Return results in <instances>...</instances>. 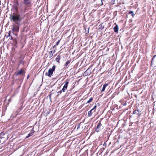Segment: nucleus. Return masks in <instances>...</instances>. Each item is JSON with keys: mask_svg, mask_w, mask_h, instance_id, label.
<instances>
[{"mask_svg": "<svg viewBox=\"0 0 156 156\" xmlns=\"http://www.w3.org/2000/svg\"><path fill=\"white\" fill-rule=\"evenodd\" d=\"M9 19L11 21H12L15 23L12 25V30L13 32H18L19 26L21 24V22L23 18L19 14L12 13L10 14Z\"/></svg>", "mask_w": 156, "mask_h": 156, "instance_id": "obj_1", "label": "nucleus"}, {"mask_svg": "<svg viewBox=\"0 0 156 156\" xmlns=\"http://www.w3.org/2000/svg\"><path fill=\"white\" fill-rule=\"evenodd\" d=\"M14 81L15 83H16L18 85H19L18 87V88H19L20 87V85L23 82V77L20 78L19 77H16V76H14Z\"/></svg>", "mask_w": 156, "mask_h": 156, "instance_id": "obj_2", "label": "nucleus"}, {"mask_svg": "<svg viewBox=\"0 0 156 156\" xmlns=\"http://www.w3.org/2000/svg\"><path fill=\"white\" fill-rule=\"evenodd\" d=\"M56 66L55 65L53 66L51 68H50L48 72L45 73V75L48 77H50L53 75V72L55 71Z\"/></svg>", "mask_w": 156, "mask_h": 156, "instance_id": "obj_3", "label": "nucleus"}, {"mask_svg": "<svg viewBox=\"0 0 156 156\" xmlns=\"http://www.w3.org/2000/svg\"><path fill=\"white\" fill-rule=\"evenodd\" d=\"M25 72L22 69H21L20 70L16 71L14 74L13 76L17 77L19 75H21L23 77H24L25 75Z\"/></svg>", "mask_w": 156, "mask_h": 156, "instance_id": "obj_4", "label": "nucleus"}, {"mask_svg": "<svg viewBox=\"0 0 156 156\" xmlns=\"http://www.w3.org/2000/svg\"><path fill=\"white\" fill-rule=\"evenodd\" d=\"M151 66L152 67H156V55L153 57L151 62Z\"/></svg>", "mask_w": 156, "mask_h": 156, "instance_id": "obj_5", "label": "nucleus"}, {"mask_svg": "<svg viewBox=\"0 0 156 156\" xmlns=\"http://www.w3.org/2000/svg\"><path fill=\"white\" fill-rule=\"evenodd\" d=\"M102 125L101 124L100 122V121L98 123L97 127L95 129V131L98 132L101 130V129H102Z\"/></svg>", "mask_w": 156, "mask_h": 156, "instance_id": "obj_6", "label": "nucleus"}, {"mask_svg": "<svg viewBox=\"0 0 156 156\" xmlns=\"http://www.w3.org/2000/svg\"><path fill=\"white\" fill-rule=\"evenodd\" d=\"M69 83V82L68 80H67L66 81L65 83L63 86V88L62 89V91L63 92H65L66 90Z\"/></svg>", "mask_w": 156, "mask_h": 156, "instance_id": "obj_7", "label": "nucleus"}, {"mask_svg": "<svg viewBox=\"0 0 156 156\" xmlns=\"http://www.w3.org/2000/svg\"><path fill=\"white\" fill-rule=\"evenodd\" d=\"M31 0H24L23 2V3L27 6L31 4Z\"/></svg>", "mask_w": 156, "mask_h": 156, "instance_id": "obj_8", "label": "nucleus"}, {"mask_svg": "<svg viewBox=\"0 0 156 156\" xmlns=\"http://www.w3.org/2000/svg\"><path fill=\"white\" fill-rule=\"evenodd\" d=\"M89 68H88L83 73V76H86L88 75H89L90 73V71H89Z\"/></svg>", "mask_w": 156, "mask_h": 156, "instance_id": "obj_9", "label": "nucleus"}, {"mask_svg": "<svg viewBox=\"0 0 156 156\" xmlns=\"http://www.w3.org/2000/svg\"><path fill=\"white\" fill-rule=\"evenodd\" d=\"M114 24L115 25V26L113 28L114 31L116 33H118L119 30L118 26L117 24H116V23H115Z\"/></svg>", "mask_w": 156, "mask_h": 156, "instance_id": "obj_10", "label": "nucleus"}, {"mask_svg": "<svg viewBox=\"0 0 156 156\" xmlns=\"http://www.w3.org/2000/svg\"><path fill=\"white\" fill-rule=\"evenodd\" d=\"M34 132V131L33 130V128L32 130H31L30 131V133L28 135H27L26 137V138H28L30 136H32L33 135Z\"/></svg>", "mask_w": 156, "mask_h": 156, "instance_id": "obj_11", "label": "nucleus"}, {"mask_svg": "<svg viewBox=\"0 0 156 156\" xmlns=\"http://www.w3.org/2000/svg\"><path fill=\"white\" fill-rule=\"evenodd\" d=\"M18 5V3L17 2L16 4V5L15 6L13 7V8L15 10L16 13H18L19 14L18 12V7L17 6V5Z\"/></svg>", "mask_w": 156, "mask_h": 156, "instance_id": "obj_12", "label": "nucleus"}, {"mask_svg": "<svg viewBox=\"0 0 156 156\" xmlns=\"http://www.w3.org/2000/svg\"><path fill=\"white\" fill-rule=\"evenodd\" d=\"M108 83H105V84H104L101 90V92H103L104 91L106 87L108 86Z\"/></svg>", "mask_w": 156, "mask_h": 156, "instance_id": "obj_13", "label": "nucleus"}, {"mask_svg": "<svg viewBox=\"0 0 156 156\" xmlns=\"http://www.w3.org/2000/svg\"><path fill=\"white\" fill-rule=\"evenodd\" d=\"M94 111V110L91 109L90 111H89L88 112V116L90 117L92 115L93 112Z\"/></svg>", "mask_w": 156, "mask_h": 156, "instance_id": "obj_14", "label": "nucleus"}, {"mask_svg": "<svg viewBox=\"0 0 156 156\" xmlns=\"http://www.w3.org/2000/svg\"><path fill=\"white\" fill-rule=\"evenodd\" d=\"M60 59V56L59 55H58L57 57L55 60L57 62H58V63H60L59 60Z\"/></svg>", "mask_w": 156, "mask_h": 156, "instance_id": "obj_15", "label": "nucleus"}, {"mask_svg": "<svg viewBox=\"0 0 156 156\" xmlns=\"http://www.w3.org/2000/svg\"><path fill=\"white\" fill-rule=\"evenodd\" d=\"M139 113L138 110L136 109L133 112V114L138 115Z\"/></svg>", "mask_w": 156, "mask_h": 156, "instance_id": "obj_16", "label": "nucleus"}, {"mask_svg": "<svg viewBox=\"0 0 156 156\" xmlns=\"http://www.w3.org/2000/svg\"><path fill=\"white\" fill-rule=\"evenodd\" d=\"M93 97H91V98H90L89 99V100L87 101V102L86 104L90 103V102H91L93 100Z\"/></svg>", "mask_w": 156, "mask_h": 156, "instance_id": "obj_17", "label": "nucleus"}, {"mask_svg": "<svg viewBox=\"0 0 156 156\" xmlns=\"http://www.w3.org/2000/svg\"><path fill=\"white\" fill-rule=\"evenodd\" d=\"M70 62H71L70 60H69V61H67L64 65L65 66H68V64H69Z\"/></svg>", "mask_w": 156, "mask_h": 156, "instance_id": "obj_18", "label": "nucleus"}, {"mask_svg": "<svg viewBox=\"0 0 156 156\" xmlns=\"http://www.w3.org/2000/svg\"><path fill=\"white\" fill-rule=\"evenodd\" d=\"M129 14H131V16H133V17H134V14L133 13V12L132 11H130L129 12Z\"/></svg>", "mask_w": 156, "mask_h": 156, "instance_id": "obj_19", "label": "nucleus"}, {"mask_svg": "<svg viewBox=\"0 0 156 156\" xmlns=\"http://www.w3.org/2000/svg\"><path fill=\"white\" fill-rule=\"evenodd\" d=\"M49 56L50 57H51L53 56V53L52 51H51L49 52Z\"/></svg>", "mask_w": 156, "mask_h": 156, "instance_id": "obj_20", "label": "nucleus"}, {"mask_svg": "<svg viewBox=\"0 0 156 156\" xmlns=\"http://www.w3.org/2000/svg\"><path fill=\"white\" fill-rule=\"evenodd\" d=\"M4 135V133L2 132L0 133V138L2 139V136ZM4 137H3V138Z\"/></svg>", "mask_w": 156, "mask_h": 156, "instance_id": "obj_21", "label": "nucleus"}, {"mask_svg": "<svg viewBox=\"0 0 156 156\" xmlns=\"http://www.w3.org/2000/svg\"><path fill=\"white\" fill-rule=\"evenodd\" d=\"M97 105H95L94 106V108L92 109V110H94V111L93 112H95V109H96V108L97 107Z\"/></svg>", "mask_w": 156, "mask_h": 156, "instance_id": "obj_22", "label": "nucleus"}, {"mask_svg": "<svg viewBox=\"0 0 156 156\" xmlns=\"http://www.w3.org/2000/svg\"><path fill=\"white\" fill-rule=\"evenodd\" d=\"M14 43L15 44H16L17 42V40L16 39H14Z\"/></svg>", "mask_w": 156, "mask_h": 156, "instance_id": "obj_23", "label": "nucleus"}, {"mask_svg": "<svg viewBox=\"0 0 156 156\" xmlns=\"http://www.w3.org/2000/svg\"><path fill=\"white\" fill-rule=\"evenodd\" d=\"M10 34H11V31H9V33H8V35H7V38H8L9 37H10V36H11V35H10Z\"/></svg>", "mask_w": 156, "mask_h": 156, "instance_id": "obj_24", "label": "nucleus"}, {"mask_svg": "<svg viewBox=\"0 0 156 156\" xmlns=\"http://www.w3.org/2000/svg\"><path fill=\"white\" fill-rule=\"evenodd\" d=\"M89 28H88L87 30H85V32L86 33V34H87L89 33Z\"/></svg>", "mask_w": 156, "mask_h": 156, "instance_id": "obj_25", "label": "nucleus"}, {"mask_svg": "<svg viewBox=\"0 0 156 156\" xmlns=\"http://www.w3.org/2000/svg\"><path fill=\"white\" fill-rule=\"evenodd\" d=\"M116 0H111V3L112 4H114L115 3V1Z\"/></svg>", "mask_w": 156, "mask_h": 156, "instance_id": "obj_26", "label": "nucleus"}, {"mask_svg": "<svg viewBox=\"0 0 156 156\" xmlns=\"http://www.w3.org/2000/svg\"><path fill=\"white\" fill-rule=\"evenodd\" d=\"M51 94H49L48 96V97L49 98V99H50V100L51 101Z\"/></svg>", "mask_w": 156, "mask_h": 156, "instance_id": "obj_27", "label": "nucleus"}, {"mask_svg": "<svg viewBox=\"0 0 156 156\" xmlns=\"http://www.w3.org/2000/svg\"><path fill=\"white\" fill-rule=\"evenodd\" d=\"M62 90H60V91H58V93H59L60 94H61V93H62Z\"/></svg>", "mask_w": 156, "mask_h": 156, "instance_id": "obj_28", "label": "nucleus"}, {"mask_svg": "<svg viewBox=\"0 0 156 156\" xmlns=\"http://www.w3.org/2000/svg\"><path fill=\"white\" fill-rule=\"evenodd\" d=\"M60 41V40H59L58 41V42H57L56 44H55V45H57L59 43V42Z\"/></svg>", "mask_w": 156, "mask_h": 156, "instance_id": "obj_29", "label": "nucleus"}, {"mask_svg": "<svg viewBox=\"0 0 156 156\" xmlns=\"http://www.w3.org/2000/svg\"><path fill=\"white\" fill-rule=\"evenodd\" d=\"M80 124H78L77 125V129L79 128H80Z\"/></svg>", "mask_w": 156, "mask_h": 156, "instance_id": "obj_30", "label": "nucleus"}, {"mask_svg": "<svg viewBox=\"0 0 156 156\" xmlns=\"http://www.w3.org/2000/svg\"><path fill=\"white\" fill-rule=\"evenodd\" d=\"M122 105H123V106H125L126 105V102H125L124 103L122 104Z\"/></svg>", "mask_w": 156, "mask_h": 156, "instance_id": "obj_31", "label": "nucleus"}, {"mask_svg": "<svg viewBox=\"0 0 156 156\" xmlns=\"http://www.w3.org/2000/svg\"><path fill=\"white\" fill-rule=\"evenodd\" d=\"M10 39L11 40H14L13 37H12V36L11 35V36H10Z\"/></svg>", "mask_w": 156, "mask_h": 156, "instance_id": "obj_32", "label": "nucleus"}, {"mask_svg": "<svg viewBox=\"0 0 156 156\" xmlns=\"http://www.w3.org/2000/svg\"><path fill=\"white\" fill-rule=\"evenodd\" d=\"M101 5H103V2H102L103 0H101Z\"/></svg>", "mask_w": 156, "mask_h": 156, "instance_id": "obj_33", "label": "nucleus"}, {"mask_svg": "<svg viewBox=\"0 0 156 156\" xmlns=\"http://www.w3.org/2000/svg\"><path fill=\"white\" fill-rule=\"evenodd\" d=\"M29 75H28V76H27V79H28L29 77Z\"/></svg>", "mask_w": 156, "mask_h": 156, "instance_id": "obj_34", "label": "nucleus"}, {"mask_svg": "<svg viewBox=\"0 0 156 156\" xmlns=\"http://www.w3.org/2000/svg\"><path fill=\"white\" fill-rule=\"evenodd\" d=\"M104 145H105V143H104Z\"/></svg>", "mask_w": 156, "mask_h": 156, "instance_id": "obj_35", "label": "nucleus"}, {"mask_svg": "<svg viewBox=\"0 0 156 156\" xmlns=\"http://www.w3.org/2000/svg\"><path fill=\"white\" fill-rule=\"evenodd\" d=\"M104 145H105V143H104Z\"/></svg>", "mask_w": 156, "mask_h": 156, "instance_id": "obj_36", "label": "nucleus"}, {"mask_svg": "<svg viewBox=\"0 0 156 156\" xmlns=\"http://www.w3.org/2000/svg\"><path fill=\"white\" fill-rule=\"evenodd\" d=\"M55 46H56V45H54V47H55Z\"/></svg>", "mask_w": 156, "mask_h": 156, "instance_id": "obj_37", "label": "nucleus"}, {"mask_svg": "<svg viewBox=\"0 0 156 156\" xmlns=\"http://www.w3.org/2000/svg\"><path fill=\"white\" fill-rule=\"evenodd\" d=\"M55 46H56V45H54V47H55Z\"/></svg>", "mask_w": 156, "mask_h": 156, "instance_id": "obj_38", "label": "nucleus"}]
</instances>
